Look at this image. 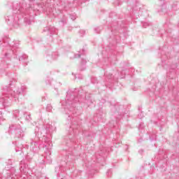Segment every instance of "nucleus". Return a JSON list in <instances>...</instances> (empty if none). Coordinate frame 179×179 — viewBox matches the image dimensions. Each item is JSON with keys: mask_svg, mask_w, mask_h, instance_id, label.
Segmentation results:
<instances>
[{"mask_svg": "<svg viewBox=\"0 0 179 179\" xmlns=\"http://www.w3.org/2000/svg\"><path fill=\"white\" fill-rule=\"evenodd\" d=\"M0 43H1V41H0Z\"/></svg>", "mask_w": 179, "mask_h": 179, "instance_id": "nucleus-21", "label": "nucleus"}, {"mask_svg": "<svg viewBox=\"0 0 179 179\" xmlns=\"http://www.w3.org/2000/svg\"><path fill=\"white\" fill-rule=\"evenodd\" d=\"M0 68H3V69L8 68V66L5 64V63H1L0 64Z\"/></svg>", "mask_w": 179, "mask_h": 179, "instance_id": "nucleus-10", "label": "nucleus"}, {"mask_svg": "<svg viewBox=\"0 0 179 179\" xmlns=\"http://www.w3.org/2000/svg\"><path fill=\"white\" fill-rule=\"evenodd\" d=\"M13 131L17 138H22V129H20V124H10L8 129L9 134H12Z\"/></svg>", "mask_w": 179, "mask_h": 179, "instance_id": "nucleus-2", "label": "nucleus"}, {"mask_svg": "<svg viewBox=\"0 0 179 179\" xmlns=\"http://www.w3.org/2000/svg\"><path fill=\"white\" fill-rule=\"evenodd\" d=\"M95 30H97V28H95Z\"/></svg>", "mask_w": 179, "mask_h": 179, "instance_id": "nucleus-20", "label": "nucleus"}, {"mask_svg": "<svg viewBox=\"0 0 179 179\" xmlns=\"http://www.w3.org/2000/svg\"><path fill=\"white\" fill-rule=\"evenodd\" d=\"M82 64H86V60L83 59V61H82Z\"/></svg>", "mask_w": 179, "mask_h": 179, "instance_id": "nucleus-16", "label": "nucleus"}, {"mask_svg": "<svg viewBox=\"0 0 179 179\" xmlns=\"http://www.w3.org/2000/svg\"><path fill=\"white\" fill-rule=\"evenodd\" d=\"M79 33H80V36H84V34H85V33H86V31L83 29H81V30H80Z\"/></svg>", "mask_w": 179, "mask_h": 179, "instance_id": "nucleus-12", "label": "nucleus"}, {"mask_svg": "<svg viewBox=\"0 0 179 179\" xmlns=\"http://www.w3.org/2000/svg\"><path fill=\"white\" fill-rule=\"evenodd\" d=\"M30 1H34V0H29Z\"/></svg>", "mask_w": 179, "mask_h": 179, "instance_id": "nucleus-18", "label": "nucleus"}, {"mask_svg": "<svg viewBox=\"0 0 179 179\" xmlns=\"http://www.w3.org/2000/svg\"><path fill=\"white\" fill-rule=\"evenodd\" d=\"M81 90H83V88H82V87H80V88Z\"/></svg>", "mask_w": 179, "mask_h": 179, "instance_id": "nucleus-17", "label": "nucleus"}, {"mask_svg": "<svg viewBox=\"0 0 179 179\" xmlns=\"http://www.w3.org/2000/svg\"><path fill=\"white\" fill-rule=\"evenodd\" d=\"M70 17H71V20H76V15H70Z\"/></svg>", "mask_w": 179, "mask_h": 179, "instance_id": "nucleus-13", "label": "nucleus"}, {"mask_svg": "<svg viewBox=\"0 0 179 179\" xmlns=\"http://www.w3.org/2000/svg\"><path fill=\"white\" fill-rule=\"evenodd\" d=\"M13 57V50H8L3 52L1 58L3 59H10Z\"/></svg>", "mask_w": 179, "mask_h": 179, "instance_id": "nucleus-3", "label": "nucleus"}, {"mask_svg": "<svg viewBox=\"0 0 179 179\" xmlns=\"http://www.w3.org/2000/svg\"><path fill=\"white\" fill-rule=\"evenodd\" d=\"M54 30H55V29L51 28V29H49V31H54Z\"/></svg>", "mask_w": 179, "mask_h": 179, "instance_id": "nucleus-15", "label": "nucleus"}, {"mask_svg": "<svg viewBox=\"0 0 179 179\" xmlns=\"http://www.w3.org/2000/svg\"><path fill=\"white\" fill-rule=\"evenodd\" d=\"M29 8H30V6L27 7L24 10L22 7L17 6L15 8V10L17 11H15L14 14H10L5 17L6 23L10 26H13L15 29H17V27L20 26V13H23L24 22L27 24H31V21L30 20L31 16L29 15V10H27Z\"/></svg>", "mask_w": 179, "mask_h": 179, "instance_id": "nucleus-1", "label": "nucleus"}, {"mask_svg": "<svg viewBox=\"0 0 179 179\" xmlns=\"http://www.w3.org/2000/svg\"><path fill=\"white\" fill-rule=\"evenodd\" d=\"M5 121V118L3 117V115H2V113L0 112V125L2 124V122Z\"/></svg>", "mask_w": 179, "mask_h": 179, "instance_id": "nucleus-8", "label": "nucleus"}, {"mask_svg": "<svg viewBox=\"0 0 179 179\" xmlns=\"http://www.w3.org/2000/svg\"><path fill=\"white\" fill-rule=\"evenodd\" d=\"M28 57L26 55H24L22 56H20L19 58V61H24L26 59H27Z\"/></svg>", "mask_w": 179, "mask_h": 179, "instance_id": "nucleus-6", "label": "nucleus"}, {"mask_svg": "<svg viewBox=\"0 0 179 179\" xmlns=\"http://www.w3.org/2000/svg\"><path fill=\"white\" fill-rule=\"evenodd\" d=\"M17 82V80L15 78H11L8 85H6V87L3 88L4 90H12L15 88V83Z\"/></svg>", "mask_w": 179, "mask_h": 179, "instance_id": "nucleus-4", "label": "nucleus"}, {"mask_svg": "<svg viewBox=\"0 0 179 179\" xmlns=\"http://www.w3.org/2000/svg\"><path fill=\"white\" fill-rule=\"evenodd\" d=\"M82 55H85V52H83V53L79 52L78 54L75 55V58H80V56H82Z\"/></svg>", "mask_w": 179, "mask_h": 179, "instance_id": "nucleus-9", "label": "nucleus"}, {"mask_svg": "<svg viewBox=\"0 0 179 179\" xmlns=\"http://www.w3.org/2000/svg\"><path fill=\"white\" fill-rule=\"evenodd\" d=\"M0 104L3 105V107H9L10 105L8 104V96L1 95L0 96Z\"/></svg>", "mask_w": 179, "mask_h": 179, "instance_id": "nucleus-5", "label": "nucleus"}, {"mask_svg": "<svg viewBox=\"0 0 179 179\" xmlns=\"http://www.w3.org/2000/svg\"><path fill=\"white\" fill-rule=\"evenodd\" d=\"M45 83H46V85H51V79H50V78L48 77L45 79Z\"/></svg>", "mask_w": 179, "mask_h": 179, "instance_id": "nucleus-11", "label": "nucleus"}, {"mask_svg": "<svg viewBox=\"0 0 179 179\" xmlns=\"http://www.w3.org/2000/svg\"><path fill=\"white\" fill-rule=\"evenodd\" d=\"M143 27H146L147 26H149V23L148 22H145L143 24Z\"/></svg>", "mask_w": 179, "mask_h": 179, "instance_id": "nucleus-14", "label": "nucleus"}, {"mask_svg": "<svg viewBox=\"0 0 179 179\" xmlns=\"http://www.w3.org/2000/svg\"><path fill=\"white\" fill-rule=\"evenodd\" d=\"M75 90H78V89H77V88H75Z\"/></svg>", "mask_w": 179, "mask_h": 179, "instance_id": "nucleus-19", "label": "nucleus"}, {"mask_svg": "<svg viewBox=\"0 0 179 179\" xmlns=\"http://www.w3.org/2000/svg\"><path fill=\"white\" fill-rule=\"evenodd\" d=\"M58 57H59V55H58V52H54L52 55V58L53 59H58Z\"/></svg>", "mask_w": 179, "mask_h": 179, "instance_id": "nucleus-7", "label": "nucleus"}]
</instances>
